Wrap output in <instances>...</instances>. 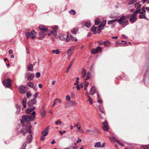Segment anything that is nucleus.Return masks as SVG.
I'll return each instance as SVG.
<instances>
[{"label":"nucleus","instance_id":"f257e3e1","mask_svg":"<svg viewBox=\"0 0 149 149\" xmlns=\"http://www.w3.org/2000/svg\"><path fill=\"white\" fill-rule=\"evenodd\" d=\"M39 29L41 31L39 32V35L42 37H43L44 36L47 35L49 31L48 29L45 27L43 25H40L39 27Z\"/></svg>","mask_w":149,"mask_h":149},{"label":"nucleus","instance_id":"f03ea898","mask_svg":"<svg viewBox=\"0 0 149 149\" xmlns=\"http://www.w3.org/2000/svg\"><path fill=\"white\" fill-rule=\"evenodd\" d=\"M35 118V116H33V118H32L30 115H24L22 117V119L23 121H25L26 122H29L31 120H33Z\"/></svg>","mask_w":149,"mask_h":149},{"label":"nucleus","instance_id":"7ed1b4c3","mask_svg":"<svg viewBox=\"0 0 149 149\" xmlns=\"http://www.w3.org/2000/svg\"><path fill=\"white\" fill-rule=\"evenodd\" d=\"M25 33L27 39L30 37L31 38L34 39L36 37V32L33 30H32L31 32H26Z\"/></svg>","mask_w":149,"mask_h":149},{"label":"nucleus","instance_id":"20e7f679","mask_svg":"<svg viewBox=\"0 0 149 149\" xmlns=\"http://www.w3.org/2000/svg\"><path fill=\"white\" fill-rule=\"evenodd\" d=\"M34 77V74L33 73L30 72L26 73L25 76V78L29 81L33 80Z\"/></svg>","mask_w":149,"mask_h":149},{"label":"nucleus","instance_id":"39448f33","mask_svg":"<svg viewBox=\"0 0 149 149\" xmlns=\"http://www.w3.org/2000/svg\"><path fill=\"white\" fill-rule=\"evenodd\" d=\"M2 83L5 87L9 88H10L11 84L10 79H8L6 81H3Z\"/></svg>","mask_w":149,"mask_h":149},{"label":"nucleus","instance_id":"423d86ee","mask_svg":"<svg viewBox=\"0 0 149 149\" xmlns=\"http://www.w3.org/2000/svg\"><path fill=\"white\" fill-rule=\"evenodd\" d=\"M18 90L19 92L22 94H24L27 91V88L24 86H19L18 88Z\"/></svg>","mask_w":149,"mask_h":149},{"label":"nucleus","instance_id":"0eeeda50","mask_svg":"<svg viewBox=\"0 0 149 149\" xmlns=\"http://www.w3.org/2000/svg\"><path fill=\"white\" fill-rule=\"evenodd\" d=\"M37 103V101L36 99L33 98L32 99L31 101L27 103L29 107H30L32 105L36 104Z\"/></svg>","mask_w":149,"mask_h":149},{"label":"nucleus","instance_id":"6e6552de","mask_svg":"<svg viewBox=\"0 0 149 149\" xmlns=\"http://www.w3.org/2000/svg\"><path fill=\"white\" fill-rule=\"evenodd\" d=\"M126 19V16L124 15L121 17L119 20L117 21L120 25L122 24L123 23L124 21Z\"/></svg>","mask_w":149,"mask_h":149},{"label":"nucleus","instance_id":"1a4fd4ad","mask_svg":"<svg viewBox=\"0 0 149 149\" xmlns=\"http://www.w3.org/2000/svg\"><path fill=\"white\" fill-rule=\"evenodd\" d=\"M103 125V128L104 131H107L109 129V126L107 121L105 120L104 122L102 123Z\"/></svg>","mask_w":149,"mask_h":149},{"label":"nucleus","instance_id":"9d476101","mask_svg":"<svg viewBox=\"0 0 149 149\" xmlns=\"http://www.w3.org/2000/svg\"><path fill=\"white\" fill-rule=\"evenodd\" d=\"M40 115L42 117H45L46 115V111L44 106L42 107V109L40 111Z\"/></svg>","mask_w":149,"mask_h":149},{"label":"nucleus","instance_id":"9b49d317","mask_svg":"<svg viewBox=\"0 0 149 149\" xmlns=\"http://www.w3.org/2000/svg\"><path fill=\"white\" fill-rule=\"evenodd\" d=\"M74 46H72L71 48L69 49L67 51V53L68 55V56L69 58L72 56V52L74 49Z\"/></svg>","mask_w":149,"mask_h":149},{"label":"nucleus","instance_id":"f8f14e48","mask_svg":"<svg viewBox=\"0 0 149 149\" xmlns=\"http://www.w3.org/2000/svg\"><path fill=\"white\" fill-rule=\"evenodd\" d=\"M136 16L134 15V14H132L129 19L130 22L131 23H134L135 22L136 20Z\"/></svg>","mask_w":149,"mask_h":149},{"label":"nucleus","instance_id":"ddd939ff","mask_svg":"<svg viewBox=\"0 0 149 149\" xmlns=\"http://www.w3.org/2000/svg\"><path fill=\"white\" fill-rule=\"evenodd\" d=\"M101 50V47H97L95 49H92L91 53L93 54H95L97 53L98 52Z\"/></svg>","mask_w":149,"mask_h":149},{"label":"nucleus","instance_id":"4468645a","mask_svg":"<svg viewBox=\"0 0 149 149\" xmlns=\"http://www.w3.org/2000/svg\"><path fill=\"white\" fill-rule=\"evenodd\" d=\"M32 136L31 134L28 135L26 139V142L27 143H30L32 141Z\"/></svg>","mask_w":149,"mask_h":149},{"label":"nucleus","instance_id":"2eb2a0df","mask_svg":"<svg viewBox=\"0 0 149 149\" xmlns=\"http://www.w3.org/2000/svg\"><path fill=\"white\" fill-rule=\"evenodd\" d=\"M106 23V20H103L102 21L101 23L100 24L99 26V29L100 30L102 29L105 26Z\"/></svg>","mask_w":149,"mask_h":149},{"label":"nucleus","instance_id":"dca6fc26","mask_svg":"<svg viewBox=\"0 0 149 149\" xmlns=\"http://www.w3.org/2000/svg\"><path fill=\"white\" fill-rule=\"evenodd\" d=\"M49 129V127H46L45 129V130L42 132V134H43V135L45 136L47 135V134L49 132V131H48Z\"/></svg>","mask_w":149,"mask_h":149},{"label":"nucleus","instance_id":"f3484780","mask_svg":"<svg viewBox=\"0 0 149 149\" xmlns=\"http://www.w3.org/2000/svg\"><path fill=\"white\" fill-rule=\"evenodd\" d=\"M96 92V90L94 86H93L91 88L90 91V93L92 95H93Z\"/></svg>","mask_w":149,"mask_h":149},{"label":"nucleus","instance_id":"a211bd4d","mask_svg":"<svg viewBox=\"0 0 149 149\" xmlns=\"http://www.w3.org/2000/svg\"><path fill=\"white\" fill-rule=\"evenodd\" d=\"M30 109L28 108L26 110V112L28 113L29 114L30 113V112L34 110L36 108V107H30Z\"/></svg>","mask_w":149,"mask_h":149},{"label":"nucleus","instance_id":"6ab92c4d","mask_svg":"<svg viewBox=\"0 0 149 149\" xmlns=\"http://www.w3.org/2000/svg\"><path fill=\"white\" fill-rule=\"evenodd\" d=\"M66 37V35L63 34H61L59 36V39L62 41L65 40Z\"/></svg>","mask_w":149,"mask_h":149},{"label":"nucleus","instance_id":"aec40b11","mask_svg":"<svg viewBox=\"0 0 149 149\" xmlns=\"http://www.w3.org/2000/svg\"><path fill=\"white\" fill-rule=\"evenodd\" d=\"M26 85L27 86L30 87L31 88H33L34 87V83L31 81L28 82L26 84Z\"/></svg>","mask_w":149,"mask_h":149},{"label":"nucleus","instance_id":"412c9836","mask_svg":"<svg viewBox=\"0 0 149 149\" xmlns=\"http://www.w3.org/2000/svg\"><path fill=\"white\" fill-rule=\"evenodd\" d=\"M86 74V71L84 69H83L81 72V77L82 78H84L85 77Z\"/></svg>","mask_w":149,"mask_h":149},{"label":"nucleus","instance_id":"4be33fe9","mask_svg":"<svg viewBox=\"0 0 149 149\" xmlns=\"http://www.w3.org/2000/svg\"><path fill=\"white\" fill-rule=\"evenodd\" d=\"M27 68L29 70L31 71H32L33 69V66L32 64L29 63L27 66Z\"/></svg>","mask_w":149,"mask_h":149},{"label":"nucleus","instance_id":"5701e85b","mask_svg":"<svg viewBox=\"0 0 149 149\" xmlns=\"http://www.w3.org/2000/svg\"><path fill=\"white\" fill-rule=\"evenodd\" d=\"M32 128V126L31 125H29L26 128V131H27L30 134H31L32 133V131L31 130V128Z\"/></svg>","mask_w":149,"mask_h":149},{"label":"nucleus","instance_id":"b1692460","mask_svg":"<svg viewBox=\"0 0 149 149\" xmlns=\"http://www.w3.org/2000/svg\"><path fill=\"white\" fill-rule=\"evenodd\" d=\"M118 20V19H117L110 20L108 22V24H113L114 23L116 22Z\"/></svg>","mask_w":149,"mask_h":149},{"label":"nucleus","instance_id":"393cba45","mask_svg":"<svg viewBox=\"0 0 149 149\" xmlns=\"http://www.w3.org/2000/svg\"><path fill=\"white\" fill-rule=\"evenodd\" d=\"M78 31V28L77 27H76L73 28L71 31L72 33L74 34H76L77 32Z\"/></svg>","mask_w":149,"mask_h":149},{"label":"nucleus","instance_id":"a878e982","mask_svg":"<svg viewBox=\"0 0 149 149\" xmlns=\"http://www.w3.org/2000/svg\"><path fill=\"white\" fill-rule=\"evenodd\" d=\"M111 43L108 40H106L103 42V44L106 47L109 46L110 45Z\"/></svg>","mask_w":149,"mask_h":149},{"label":"nucleus","instance_id":"bb28decb","mask_svg":"<svg viewBox=\"0 0 149 149\" xmlns=\"http://www.w3.org/2000/svg\"><path fill=\"white\" fill-rule=\"evenodd\" d=\"M26 98H24L22 100V104L24 108L26 107Z\"/></svg>","mask_w":149,"mask_h":149},{"label":"nucleus","instance_id":"cd10ccee","mask_svg":"<svg viewBox=\"0 0 149 149\" xmlns=\"http://www.w3.org/2000/svg\"><path fill=\"white\" fill-rule=\"evenodd\" d=\"M95 132L93 131L88 129L86 130V132L89 134L92 135L93 134V132Z\"/></svg>","mask_w":149,"mask_h":149},{"label":"nucleus","instance_id":"c85d7f7f","mask_svg":"<svg viewBox=\"0 0 149 149\" xmlns=\"http://www.w3.org/2000/svg\"><path fill=\"white\" fill-rule=\"evenodd\" d=\"M91 72H88L87 74L86 78L85 79V80H86L89 79L91 78Z\"/></svg>","mask_w":149,"mask_h":149},{"label":"nucleus","instance_id":"c756f323","mask_svg":"<svg viewBox=\"0 0 149 149\" xmlns=\"http://www.w3.org/2000/svg\"><path fill=\"white\" fill-rule=\"evenodd\" d=\"M137 1V0H131L128 3V4L129 5H130L133 4L135 2H136Z\"/></svg>","mask_w":149,"mask_h":149},{"label":"nucleus","instance_id":"7c9ffc66","mask_svg":"<svg viewBox=\"0 0 149 149\" xmlns=\"http://www.w3.org/2000/svg\"><path fill=\"white\" fill-rule=\"evenodd\" d=\"M66 37L65 38V40L66 42H69L70 40V36L68 34L66 35Z\"/></svg>","mask_w":149,"mask_h":149},{"label":"nucleus","instance_id":"2f4dec72","mask_svg":"<svg viewBox=\"0 0 149 149\" xmlns=\"http://www.w3.org/2000/svg\"><path fill=\"white\" fill-rule=\"evenodd\" d=\"M52 52L53 53H56L57 54H58L60 53V52L58 49H57L56 50H53Z\"/></svg>","mask_w":149,"mask_h":149},{"label":"nucleus","instance_id":"473e14b6","mask_svg":"<svg viewBox=\"0 0 149 149\" xmlns=\"http://www.w3.org/2000/svg\"><path fill=\"white\" fill-rule=\"evenodd\" d=\"M94 147H95L100 148L101 147V143L100 142H98L95 143Z\"/></svg>","mask_w":149,"mask_h":149},{"label":"nucleus","instance_id":"72a5a7b5","mask_svg":"<svg viewBox=\"0 0 149 149\" xmlns=\"http://www.w3.org/2000/svg\"><path fill=\"white\" fill-rule=\"evenodd\" d=\"M31 93L29 91H28L26 93V97L28 98H29L31 96Z\"/></svg>","mask_w":149,"mask_h":149},{"label":"nucleus","instance_id":"f704fd0d","mask_svg":"<svg viewBox=\"0 0 149 149\" xmlns=\"http://www.w3.org/2000/svg\"><path fill=\"white\" fill-rule=\"evenodd\" d=\"M72 63H70L69 66H68V67L67 68V70H66V73H67L68 72L70 69L71 68V67L72 66Z\"/></svg>","mask_w":149,"mask_h":149},{"label":"nucleus","instance_id":"c9c22d12","mask_svg":"<svg viewBox=\"0 0 149 149\" xmlns=\"http://www.w3.org/2000/svg\"><path fill=\"white\" fill-rule=\"evenodd\" d=\"M139 18L140 19L143 18L146 19L148 20V18L146 16L143 15H140L139 16Z\"/></svg>","mask_w":149,"mask_h":149},{"label":"nucleus","instance_id":"e433bc0d","mask_svg":"<svg viewBox=\"0 0 149 149\" xmlns=\"http://www.w3.org/2000/svg\"><path fill=\"white\" fill-rule=\"evenodd\" d=\"M129 23V22L128 20H126L123 23V26L124 27L125 26L128 24Z\"/></svg>","mask_w":149,"mask_h":149},{"label":"nucleus","instance_id":"4c0bfd02","mask_svg":"<svg viewBox=\"0 0 149 149\" xmlns=\"http://www.w3.org/2000/svg\"><path fill=\"white\" fill-rule=\"evenodd\" d=\"M26 130L23 129L20 130L22 134V135L24 136L25 135L26 132Z\"/></svg>","mask_w":149,"mask_h":149},{"label":"nucleus","instance_id":"58836bf2","mask_svg":"<svg viewBox=\"0 0 149 149\" xmlns=\"http://www.w3.org/2000/svg\"><path fill=\"white\" fill-rule=\"evenodd\" d=\"M85 26L88 28H89L91 26V23L90 22H88L85 23Z\"/></svg>","mask_w":149,"mask_h":149},{"label":"nucleus","instance_id":"ea45409f","mask_svg":"<svg viewBox=\"0 0 149 149\" xmlns=\"http://www.w3.org/2000/svg\"><path fill=\"white\" fill-rule=\"evenodd\" d=\"M116 142L118 143L121 146H124V144L121 143L120 141L116 139Z\"/></svg>","mask_w":149,"mask_h":149},{"label":"nucleus","instance_id":"a19ab883","mask_svg":"<svg viewBox=\"0 0 149 149\" xmlns=\"http://www.w3.org/2000/svg\"><path fill=\"white\" fill-rule=\"evenodd\" d=\"M69 13L72 15H74L76 13V11L73 10H71L69 11Z\"/></svg>","mask_w":149,"mask_h":149},{"label":"nucleus","instance_id":"79ce46f5","mask_svg":"<svg viewBox=\"0 0 149 149\" xmlns=\"http://www.w3.org/2000/svg\"><path fill=\"white\" fill-rule=\"evenodd\" d=\"M51 33H52L55 36H57L56 31L55 30H54L52 31L51 32Z\"/></svg>","mask_w":149,"mask_h":149},{"label":"nucleus","instance_id":"37998d69","mask_svg":"<svg viewBox=\"0 0 149 149\" xmlns=\"http://www.w3.org/2000/svg\"><path fill=\"white\" fill-rule=\"evenodd\" d=\"M70 40L73 41H76L77 40L75 37H73L72 35H70Z\"/></svg>","mask_w":149,"mask_h":149},{"label":"nucleus","instance_id":"c03bdc74","mask_svg":"<svg viewBox=\"0 0 149 149\" xmlns=\"http://www.w3.org/2000/svg\"><path fill=\"white\" fill-rule=\"evenodd\" d=\"M141 9H139L137 10H136L133 14H134V15L136 16L137 14L140 11Z\"/></svg>","mask_w":149,"mask_h":149},{"label":"nucleus","instance_id":"a18cd8bd","mask_svg":"<svg viewBox=\"0 0 149 149\" xmlns=\"http://www.w3.org/2000/svg\"><path fill=\"white\" fill-rule=\"evenodd\" d=\"M135 6L137 8H139L141 7V5L138 3H136L134 4Z\"/></svg>","mask_w":149,"mask_h":149},{"label":"nucleus","instance_id":"49530a36","mask_svg":"<svg viewBox=\"0 0 149 149\" xmlns=\"http://www.w3.org/2000/svg\"><path fill=\"white\" fill-rule=\"evenodd\" d=\"M100 21L99 20H95V24L96 25H97L100 22Z\"/></svg>","mask_w":149,"mask_h":149},{"label":"nucleus","instance_id":"de8ad7c7","mask_svg":"<svg viewBox=\"0 0 149 149\" xmlns=\"http://www.w3.org/2000/svg\"><path fill=\"white\" fill-rule=\"evenodd\" d=\"M26 146V144L25 143H24L23 144L22 146L20 149H25V148Z\"/></svg>","mask_w":149,"mask_h":149},{"label":"nucleus","instance_id":"09e8293b","mask_svg":"<svg viewBox=\"0 0 149 149\" xmlns=\"http://www.w3.org/2000/svg\"><path fill=\"white\" fill-rule=\"evenodd\" d=\"M96 29V27L95 26H94L93 27H92L91 29V31L94 33V32H95Z\"/></svg>","mask_w":149,"mask_h":149},{"label":"nucleus","instance_id":"8fccbe9b","mask_svg":"<svg viewBox=\"0 0 149 149\" xmlns=\"http://www.w3.org/2000/svg\"><path fill=\"white\" fill-rule=\"evenodd\" d=\"M88 101L90 102L91 104H92L93 103L92 99L89 96H88Z\"/></svg>","mask_w":149,"mask_h":149},{"label":"nucleus","instance_id":"3c124183","mask_svg":"<svg viewBox=\"0 0 149 149\" xmlns=\"http://www.w3.org/2000/svg\"><path fill=\"white\" fill-rule=\"evenodd\" d=\"M70 147L73 148V149H77L78 147L77 146H70Z\"/></svg>","mask_w":149,"mask_h":149},{"label":"nucleus","instance_id":"603ef678","mask_svg":"<svg viewBox=\"0 0 149 149\" xmlns=\"http://www.w3.org/2000/svg\"><path fill=\"white\" fill-rule=\"evenodd\" d=\"M70 98L69 95H67L66 97V99L67 100L70 101Z\"/></svg>","mask_w":149,"mask_h":149},{"label":"nucleus","instance_id":"864d4df0","mask_svg":"<svg viewBox=\"0 0 149 149\" xmlns=\"http://www.w3.org/2000/svg\"><path fill=\"white\" fill-rule=\"evenodd\" d=\"M142 147L143 149H148V146H147V145L143 146Z\"/></svg>","mask_w":149,"mask_h":149},{"label":"nucleus","instance_id":"5fc2aeb1","mask_svg":"<svg viewBox=\"0 0 149 149\" xmlns=\"http://www.w3.org/2000/svg\"><path fill=\"white\" fill-rule=\"evenodd\" d=\"M55 123L56 125H57L58 124V123L60 124H61V122L59 120H58L57 121H56Z\"/></svg>","mask_w":149,"mask_h":149},{"label":"nucleus","instance_id":"6e6d98bb","mask_svg":"<svg viewBox=\"0 0 149 149\" xmlns=\"http://www.w3.org/2000/svg\"><path fill=\"white\" fill-rule=\"evenodd\" d=\"M45 136H44V135H42L40 138V139L42 141H44L45 139Z\"/></svg>","mask_w":149,"mask_h":149},{"label":"nucleus","instance_id":"4d7b16f0","mask_svg":"<svg viewBox=\"0 0 149 149\" xmlns=\"http://www.w3.org/2000/svg\"><path fill=\"white\" fill-rule=\"evenodd\" d=\"M40 72H38L36 73V76L37 78H39L40 77Z\"/></svg>","mask_w":149,"mask_h":149},{"label":"nucleus","instance_id":"13d9d810","mask_svg":"<svg viewBox=\"0 0 149 149\" xmlns=\"http://www.w3.org/2000/svg\"><path fill=\"white\" fill-rule=\"evenodd\" d=\"M57 101L59 103H61L62 102L61 100L58 98H57L55 99V101Z\"/></svg>","mask_w":149,"mask_h":149},{"label":"nucleus","instance_id":"bf43d9fd","mask_svg":"<svg viewBox=\"0 0 149 149\" xmlns=\"http://www.w3.org/2000/svg\"><path fill=\"white\" fill-rule=\"evenodd\" d=\"M81 140L80 139H79L78 140L76 141V143H74L75 145L77 144V143H78L79 142H81Z\"/></svg>","mask_w":149,"mask_h":149},{"label":"nucleus","instance_id":"052dcab7","mask_svg":"<svg viewBox=\"0 0 149 149\" xmlns=\"http://www.w3.org/2000/svg\"><path fill=\"white\" fill-rule=\"evenodd\" d=\"M89 83L85 82L84 84L85 87H87L88 85L89 84Z\"/></svg>","mask_w":149,"mask_h":149},{"label":"nucleus","instance_id":"680f3d73","mask_svg":"<svg viewBox=\"0 0 149 149\" xmlns=\"http://www.w3.org/2000/svg\"><path fill=\"white\" fill-rule=\"evenodd\" d=\"M16 107L17 108V109H20L21 108L20 106L18 104H16Z\"/></svg>","mask_w":149,"mask_h":149},{"label":"nucleus","instance_id":"e2e57ef3","mask_svg":"<svg viewBox=\"0 0 149 149\" xmlns=\"http://www.w3.org/2000/svg\"><path fill=\"white\" fill-rule=\"evenodd\" d=\"M20 109H17V111L16 112V114H19L20 113Z\"/></svg>","mask_w":149,"mask_h":149},{"label":"nucleus","instance_id":"0e129e2a","mask_svg":"<svg viewBox=\"0 0 149 149\" xmlns=\"http://www.w3.org/2000/svg\"><path fill=\"white\" fill-rule=\"evenodd\" d=\"M38 93H36L33 95V97H34V98H35V99L37 97V96H38Z\"/></svg>","mask_w":149,"mask_h":149},{"label":"nucleus","instance_id":"69168bd1","mask_svg":"<svg viewBox=\"0 0 149 149\" xmlns=\"http://www.w3.org/2000/svg\"><path fill=\"white\" fill-rule=\"evenodd\" d=\"M127 43V42L126 41H122L121 42V45H123L126 44Z\"/></svg>","mask_w":149,"mask_h":149},{"label":"nucleus","instance_id":"338daca9","mask_svg":"<svg viewBox=\"0 0 149 149\" xmlns=\"http://www.w3.org/2000/svg\"><path fill=\"white\" fill-rule=\"evenodd\" d=\"M99 109L100 110V111H101L102 113H104V111H103V110L101 109V107L100 106V105L99 106Z\"/></svg>","mask_w":149,"mask_h":149},{"label":"nucleus","instance_id":"774afa93","mask_svg":"<svg viewBox=\"0 0 149 149\" xmlns=\"http://www.w3.org/2000/svg\"><path fill=\"white\" fill-rule=\"evenodd\" d=\"M72 103L73 105H75L77 104V103L75 101H73Z\"/></svg>","mask_w":149,"mask_h":149}]
</instances>
